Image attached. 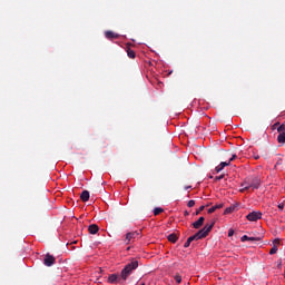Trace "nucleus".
<instances>
[{
	"label": "nucleus",
	"mask_w": 285,
	"mask_h": 285,
	"mask_svg": "<svg viewBox=\"0 0 285 285\" xmlns=\"http://www.w3.org/2000/svg\"><path fill=\"white\" fill-rule=\"evenodd\" d=\"M215 227V220L212 222L210 225H205V227L198 230L195 235L190 236L184 245V248H188L193 242H198V239H204L208 237V234Z\"/></svg>",
	"instance_id": "f257e3e1"
},
{
	"label": "nucleus",
	"mask_w": 285,
	"mask_h": 285,
	"mask_svg": "<svg viewBox=\"0 0 285 285\" xmlns=\"http://www.w3.org/2000/svg\"><path fill=\"white\" fill-rule=\"evenodd\" d=\"M139 268V262L137 259H132L129 264H127L121 271L120 277L126 281L128 276L132 274V271H137Z\"/></svg>",
	"instance_id": "7ed1b4c3"
},
{
	"label": "nucleus",
	"mask_w": 285,
	"mask_h": 285,
	"mask_svg": "<svg viewBox=\"0 0 285 285\" xmlns=\"http://www.w3.org/2000/svg\"><path fill=\"white\" fill-rule=\"evenodd\" d=\"M277 141L278 144H285V124H282L278 128H277Z\"/></svg>",
	"instance_id": "20e7f679"
},
{
	"label": "nucleus",
	"mask_w": 285,
	"mask_h": 285,
	"mask_svg": "<svg viewBox=\"0 0 285 285\" xmlns=\"http://www.w3.org/2000/svg\"><path fill=\"white\" fill-rule=\"evenodd\" d=\"M189 213L188 212H185V216L188 217Z\"/></svg>",
	"instance_id": "c756f323"
},
{
	"label": "nucleus",
	"mask_w": 285,
	"mask_h": 285,
	"mask_svg": "<svg viewBox=\"0 0 285 285\" xmlns=\"http://www.w3.org/2000/svg\"><path fill=\"white\" fill-rule=\"evenodd\" d=\"M261 184H262V180L258 177L247 178L242 184L243 188L240 189V193L250 190V188H253V190H257V188H259Z\"/></svg>",
	"instance_id": "f03ea898"
},
{
	"label": "nucleus",
	"mask_w": 285,
	"mask_h": 285,
	"mask_svg": "<svg viewBox=\"0 0 285 285\" xmlns=\"http://www.w3.org/2000/svg\"><path fill=\"white\" fill-rule=\"evenodd\" d=\"M275 253H277V245H274L271 250H269V255H275Z\"/></svg>",
	"instance_id": "412c9836"
},
{
	"label": "nucleus",
	"mask_w": 285,
	"mask_h": 285,
	"mask_svg": "<svg viewBox=\"0 0 285 285\" xmlns=\"http://www.w3.org/2000/svg\"><path fill=\"white\" fill-rule=\"evenodd\" d=\"M210 206V204H207L206 207Z\"/></svg>",
	"instance_id": "2f4dec72"
},
{
	"label": "nucleus",
	"mask_w": 285,
	"mask_h": 285,
	"mask_svg": "<svg viewBox=\"0 0 285 285\" xmlns=\"http://www.w3.org/2000/svg\"><path fill=\"white\" fill-rule=\"evenodd\" d=\"M168 242H171V244H176L177 239H179V236L177 234L173 233L167 236Z\"/></svg>",
	"instance_id": "dca6fc26"
},
{
	"label": "nucleus",
	"mask_w": 285,
	"mask_h": 285,
	"mask_svg": "<svg viewBox=\"0 0 285 285\" xmlns=\"http://www.w3.org/2000/svg\"><path fill=\"white\" fill-rule=\"evenodd\" d=\"M246 217L248 222H257L262 218V212H252Z\"/></svg>",
	"instance_id": "39448f33"
},
{
	"label": "nucleus",
	"mask_w": 285,
	"mask_h": 285,
	"mask_svg": "<svg viewBox=\"0 0 285 285\" xmlns=\"http://www.w3.org/2000/svg\"><path fill=\"white\" fill-rule=\"evenodd\" d=\"M81 202H88L90 199V191L83 190L80 195Z\"/></svg>",
	"instance_id": "4468645a"
},
{
	"label": "nucleus",
	"mask_w": 285,
	"mask_h": 285,
	"mask_svg": "<svg viewBox=\"0 0 285 285\" xmlns=\"http://www.w3.org/2000/svg\"><path fill=\"white\" fill-rule=\"evenodd\" d=\"M88 230L90 235H97V233H99V226L97 224H91L89 225Z\"/></svg>",
	"instance_id": "9d476101"
},
{
	"label": "nucleus",
	"mask_w": 285,
	"mask_h": 285,
	"mask_svg": "<svg viewBox=\"0 0 285 285\" xmlns=\"http://www.w3.org/2000/svg\"><path fill=\"white\" fill-rule=\"evenodd\" d=\"M204 222H206V218H204V216H200L198 218V220L193 223L191 226H193V228L199 229V228H202L204 226Z\"/></svg>",
	"instance_id": "6e6552de"
},
{
	"label": "nucleus",
	"mask_w": 285,
	"mask_h": 285,
	"mask_svg": "<svg viewBox=\"0 0 285 285\" xmlns=\"http://www.w3.org/2000/svg\"><path fill=\"white\" fill-rule=\"evenodd\" d=\"M226 166H230V163L228 161H222L216 168V173H222V170H224V168H226Z\"/></svg>",
	"instance_id": "9b49d317"
},
{
	"label": "nucleus",
	"mask_w": 285,
	"mask_h": 285,
	"mask_svg": "<svg viewBox=\"0 0 285 285\" xmlns=\"http://www.w3.org/2000/svg\"><path fill=\"white\" fill-rule=\"evenodd\" d=\"M255 159H259V156H256Z\"/></svg>",
	"instance_id": "7c9ffc66"
},
{
	"label": "nucleus",
	"mask_w": 285,
	"mask_h": 285,
	"mask_svg": "<svg viewBox=\"0 0 285 285\" xmlns=\"http://www.w3.org/2000/svg\"><path fill=\"white\" fill-rule=\"evenodd\" d=\"M187 206H188V208H193V206H195V200H189L187 203Z\"/></svg>",
	"instance_id": "b1692460"
},
{
	"label": "nucleus",
	"mask_w": 285,
	"mask_h": 285,
	"mask_svg": "<svg viewBox=\"0 0 285 285\" xmlns=\"http://www.w3.org/2000/svg\"><path fill=\"white\" fill-rule=\"evenodd\" d=\"M278 209L284 210V203L278 204Z\"/></svg>",
	"instance_id": "bb28decb"
},
{
	"label": "nucleus",
	"mask_w": 285,
	"mask_h": 285,
	"mask_svg": "<svg viewBox=\"0 0 285 285\" xmlns=\"http://www.w3.org/2000/svg\"><path fill=\"white\" fill-rule=\"evenodd\" d=\"M105 37L106 39H119V33H115L112 31H106Z\"/></svg>",
	"instance_id": "f8f14e48"
},
{
	"label": "nucleus",
	"mask_w": 285,
	"mask_h": 285,
	"mask_svg": "<svg viewBox=\"0 0 285 285\" xmlns=\"http://www.w3.org/2000/svg\"><path fill=\"white\" fill-rule=\"evenodd\" d=\"M137 237H139V233L137 232H130L126 234V244H128L129 242H132V239H136Z\"/></svg>",
	"instance_id": "0eeeda50"
},
{
	"label": "nucleus",
	"mask_w": 285,
	"mask_h": 285,
	"mask_svg": "<svg viewBox=\"0 0 285 285\" xmlns=\"http://www.w3.org/2000/svg\"><path fill=\"white\" fill-rule=\"evenodd\" d=\"M127 56L129 57V59H135L136 53L132 49H127Z\"/></svg>",
	"instance_id": "a211bd4d"
},
{
	"label": "nucleus",
	"mask_w": 285,
	"mask_h": 285,
	"mask_svg": "<svg viewBox=\"0 0 285 285\" xmlns=\"http://www.w3.org/2000/svg\"><path fill=\"white\" fill-rule=\"evenodd\" d=\"M57 262V258H55V256L50 255V254H46L45 259H43V264L45 266H53V264Z\"/></svg>",
	"instance_id": "423d86ee"
},
{
	"label": "nucleus",
	"mask_w": 285,
	"mask_h": 285,
	"mask_svg": "<svg viewBox=\"0 0 285 285\" xmlns=\"http://www.w3.org/2000/svg\"><path fill=\"white\" fill-rule=\"evenodd\" d=\"M223 206H224V203H220V204H217V205L210 207L207 210L208 215H213V213H215V210H219Z\"/></svg>",
	"instance_id": "ddd939ff"
},
{
	"label": "nucleus",
	"mask_w": 285,
	"mask_h": 285,
	"mask_svg": "<svg viewBox=\"0 0 285 285\" xmlns=\"http://www.w3.org/2000/svg\"><path fill=\"white\" fill-rule=\"evenodd\" d=\"M119 279V276L117 274H111L108 277V283L109 284H117V281Z\"/></svg>",
	"instance_id": "f3484780"
},
{
	"label": "nucleus",
	"mask_w": 285,
	"mask_h": 285,
	"mask_svg": "<svg viewBox=\"0 0 285 285\" xmlns=\"http://www.w3.org/2000/svg\"><path fill=\"white\" fill-rule=\"evenodd\" d=\"M224 177H225L224 174L220 175V176H216V177L214 178V181H222V179H224Z\"/></svg>",
	"instance_id": "4be33fe9"
},
{
	"label": "nucleus",
	"mask_w": 285,
	"mask_h": 285,
	"mask_svg": "<svg viewBox=\"0 0 285 285\" xmlns=\"http://www.w3.org/2000/svg\"><path fill=\"white\" fill-rule=\"evenodd\" d=\"M237 206H239V204H235V205H232V206H229V207H227L226 209H225V215H230V213H234V210H236L237 209Z\"/></svg>",
	"instance_id": "2eb2a0df"
},
{
	"label": "nucleus",
	"mask_w": 285,
	"mask_h": 285,
	"mask_svg": "<svg viewBox=\"0 0 285 285\" xmlns=\"http://www.w3.org/2000/svg\"><path fill=\"white\" fill-rule=\"evenodd\" d=\"M161 213H164V208H161V207H156V208L154 209V215H155V216L161 215Z\"/></svg>",
	"instance_id": "6ab92c4d"
},
{
	"label": "nucleus",
	"mask_w": 285,
	"mask_h": 285,
	"mask_svg": "<svg viewBox=\"0 0 285 285\" xmlns=\"http://www.w3.org/2000/svg\"><path fill=\"white\" fill-rule=\"evenodd\" d=\"M279 244V238L274 239V245Z\"/></svg>",
	"instance_id": "cd10ccee"
},
{
	"label": "nucleus",
	"mask_w": 285,
	"mask_h": 285,
	"mask_svg": "<svg viewBox=\"0 0 285 285\" xmlns=\"http://www.w3.org/2000/svg\"><path fill=\"white\" fill-rule=\"evenodd\" d=\"M233 235H235V230L229 229V230H228V237H233Z\"/></svg>",
	"instance_id": "a878e982"
},
{
	"label": "nucleus",
	"mask_w": 285,
	"mask_h": 285,
	"mask_svg": "<svg viewBox=\"0 0 285 285\" xmlns=\"http://www.w3.org/2000/svg\"><path fill=\"white\" fill-rule=\"evenodd\" d=\"M174 279H175L176 284H181V275L176 274V275L174 276Z\"/></svg>",
	"instance_id": "aec40b11"
},
{
	"label": "nucleus",
	"mask_w": 285,
	"mask_h": 285,
	"mask_svg": "<svg viewBox=\"0 0 285 285\" xmlns=\"http://www.w3.org/2000/svg\"><path fill=\"white\" fill-rule=\"evenodd\" d=\"M140 285H146V283H141Z\"/></svg>",
	"instance_id": "473e14b6"
},
{
	"label": "nucleus",
	"mask_w": 285,
	"mask_h": 285,
	"mask_svg": "<svg viewBox=\"0 0 285 285\" xmlns=\"http://www.w3.org/2000/svg\"><path fill=\"white\" fill-rule=\"evenodd\" d=\"M235 159H237V155L234 154V155L232 156V158H229V160H228L227 163H229V165H230V163H232V161H235Z\"/></svg>",
	"instance_id": "393cba45"
},
{
	"label": "nucleus",
	"mask_w": 285,
	"mask_h": 285,
	"mask_svg": "<svg viewBox=\"0 0 285 285\" xmlns=\"http://www.w3.org/2000/svg\"><path fill=\"white\" fill-rule=\"evenodd\" d=\"M240 242H262V237H248L244 235L240 237Z\"/></svg>",
	"instance_id": "1a4fd4ad"
},
{
	"label": "nucleus",
	"mask_w": 285,
	"mask_h": 285,
	"mask_svg": "<svg viewBox=\"0 0 285 285\" xmlns=\"http://www.w3.org/2000/svg\"><path fill=\"white\" fill-rule=\"evenodd\" d=\"M206 208V206L202 205L198 210L196 212V215H199L204 209Z\"/></svg>",
	"instance_id": "5701e85b"
},
{
	"label": "nucleus",
	"mask_w": 285,
	"mask_h": 285,
	"mask_svg": "<svg viewBox=\"0 0 285 285\" xmlns=\"http://www.w3.org/2000/svg\"><path fill=\"white\" fill-rule=\"evenodd\" d=\"M190 188H193V186H186V187H185V190H188V189H190Z\"/></svg>",
	"instance_id": "c85d7f7f"
}]
</instances>
